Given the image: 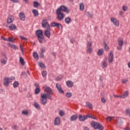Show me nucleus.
<instances>
[{"label":"nucleus","mask_w":130,"mask_h":130,"mask_svg":"<svg viewBox=\"0 0 130 130\" xmlns=\"http://www.w3.org/2000/svg\"><path fill=\"white\" fill-rule=\"evenodd\" d=\"M40 56L41 58H44V54L43 53H41Z\"/></svg>","instance_id":"6e6d98bb"},{"label":"nucleus","mask_w":130,"mask_h":130,"mask_svg":"<svg viewBox=\"0 0 130 130\" xmlns=\"http://www.w3.org/2000/svg\"><path fill=\"white\" fill-rule=\"evenodd\" d=\"M90 125L91 126H92V127H93V128H94V129L103 130L104 128V127H103V125H102V124H101L98 122H96L94 121H92L90 123Z\"/></svg>","instance_id":"f03ea898"},{"label":"nucleus","mask_w":130,"mask_h":130,"mask_svg":"<svg viewBox=\"0 0 130 130\" xmlns=\"http://www.w3.org/2000/svg\"><path fill=\"white\" fill-rule=\"evenodd\" d=\"M21 114L23 115H28V114H29V111H27V110H23L21 112Z\"/></svg>","instance_id":"a878e982"},{"label":"nucleus","mask_w":130,"mask_h":130,"mask_svg":"<svg viewBox=\"0 0 130 130\" xmlns=\"http://www.w3.org/2000/svg\"><path fill=\"white\" fill-rule=\"evenodd\" d=\"M60 10V12H64L67 14H69L70 13V10L66 7L65 6L62 5L59 8L57 9V11Z\"/></svg>","instance_id":"423d86ee"},{"label":"nucleus","mask_w":130,"mask_h":130,"mask_svg":"<svg viewBox=\"0 0 130 130\" xmlns=\"http://www.w3.org/2000/svg\"><path fill=\"white\" fill-rule=\"evenodd\" d=\"M41 104L46 105L47 103V95L46 93H41L40 98Z\"/></svg>","instance_id":"20e7f679"},{"label":"nucleus","mask_w":130,"mask_h":130,"mask_svg":"<svg viewBox=\"0 0 130 130\" xmlns=\"http://www.w3.org/2000/svg\"><path fill=\"white\" fill-rule=\"evenodd\" d=\"M13 87L14 88H17L18 87H19V82L18 81H15L14 83H13Z\"/></svg>","instance_id":"cd10ccee"},{"label":"nucleus","mask_w":130,"mask_h":130,"mask_svg":"<svg viewBox=\"0 0 130 130\" xmlns=\"http://www.w3.org/2000/svg\"><path fill=\"white\" fill-rule=\"evenodd\" d=\"M7 41H10V42H13V41H14V40H13V38H8L7 39Z\"/></svg>","instance_id":"3c124183"},{"label":"nucleus","mask_w":130,"mask_h":130,"mask_svg":"<svg viewBox=\"0 0 130 130\" xmlns=\"http://www.w3.org/2000/svg\"><path fill=\"white\" fill-rule=\"evenodd\" d=\"M72 93L71 92H67L66 93V97H67L68 98H71V97H72Z\"/></svg>","instance_id":"ea45409f"},{"label":"nucleus","mask_w":130,"mask_h":130,"mask_svg":"<svg viewBox=\"0 0 130 130\" xmlns=\"http://www.w3.org/2000/svg\"><path fill=\"white\" fill-rule=\"evenodd\" d=\"M87 52L88 53H91V52H92V49L91 47L88 48V49L87 50Z\"/></svg>","instance_id":"de8ad7c7"},{"label":"nucleus","mask_w":130,"mask_h":130,"mask_svg":"<svg viewBox=\"0 0 130 130\" xmlns=\"http://www.w3.org/2000/svg\"><path fill=\"white\" fill-rule=\"evenodd\" d=\"M1 63H3V64H6V63H7V61L3 59L2 60H1Z\"/></svg>","instance_id":"09e8293b"},{"label":"nucleus","mask_w":130,"mask_h":130,"mask_svg":"<svg viewBox=\"0 0 130 130\" xmlns=\"http://www.w3.org/2000/svg\"><path fill=\"white\" fill-rule=\"evenodd\" d=\"M40 68L43 69V70H45V69H46V67L45 66H40Z\"/></svg>","instance_id":"052dcab7"},{"label":"nucleus","mask_w":130,"mask_h":130,"mask_svg":"<svg viewBox=\"0 0 130 130\" xmlns=\"http://www.w3.org/2000/svg\"><path fill=\"white\" fill-rule=\"evenodd\" d=\"M22 76H24V77L26 78V77H27V73H26L25 72L23 73L22 74Z\"/></svg>","instance_id":"69168bd1"},{"label":"nucleus","mask_w":130,"mask_h":130,"mask_svg":"<svg viewBox=\"0 0 130 130\" xmlns=\"http://www.w3.org/2000/svg\"><path fill=\"white\" fill-rule=\"evenodd\" d=\"M103 66H106V61H104L103 62Z\"/></svg>","instance_id":"338daca9"},{"label":"nucleus","mask_w":130,"mask_h":130,"mask_svg":"<svg viewBox=\"0 0 130 130\" xmlns=\"http://www.w3.org/2000/svg\"><path fill=\"white\" fill-rule=\"evenodd\" d=\"M12 128H13V129L18 130V128H19V127L17 125L14 124V125H13V126H12Z\"/></svg>","instance_id":"58836bf2"},{"label":"nucleus","mask_w":130,"mask_h":130,"mask_svg":"<svg viewBox=\"0 0 130 130\" xmlns=\"http://www.w3.org/2000/svg\"><path fill=\"white\" fill-rule=\"evenodd\" d=\"M104 45L105 46L104 48L105 50L107 51L109 50V47H108V45L106 44V42H105L104 43Z\"/></svg>","instance_id":"473e14b6"},{"label":"nucleus","mask_w":130,"mask_h":130,"mask_svg":"<svg viewBox=\"0 0 130 130\" xmlns=\"http://www.w3.org/2000/svg\"><path fill=\"white\" fill-rule=\"evenodd\" d=\"M20 38L21 40H24L25 41H26V40H27V38H24L22 36H20Z\"/></svg>","instance_id":"864d4df0"},{"label":"nucleus","mask_w":130,"mask_h":130,"mask_svg":"<svg viewBox=\"0 0 130 130\" xmlns=\"http://www.w3.org/2000/svg\"><path fill=\"white\" fill-rule=\"evenodd\" d=\"M19 16L21 21H25V15L24 14V13L20 12L19 14Z\"/></svg>","instance_id":"a211bd4d"},{"label":"nucleus","mask_w":130,"mask_h":130,"mask_svg":"<svg viewBox=\"0 0 130 130\" xmlns=\"http://www.w3.org/2000/svg\"><path fill=\"white\" fill-rule=\"evenodd\" d=\"M36 35L40 43H43V42H45V39H44L43 31H42V30L38 29L36 30Z\"/></svg>","instance_id":"f257e3e1"},{"label":"nucleus","mask_w":130,"mask_h":130,"mask_svg":"<svg viewBox=\"0 0 130 130\" xmlns=\"http://www.w3.org/2000/svg\"><path fill=\"white\" fill-rule=\"evenodd\" d=\"M39 92H40V88H39V87H36L35 90V94L37 95V94H39Z\"/></svg>","instance_id":"c756f323"},{"label":"nucleus","mask_w":130,"mask_h":130,"mask_svg":"<svg viewBox=\"0 0 130 130\" xmlns=\"http://www.w3.org/2000/svg\"><path fill=\"white\" fill-rule=\"evenodd\" d=\"M34 106L37 109H40V106L37 103L35 102L34 103Z\"/></svg>","instance_id":"c9c22d12"},{"label":"nucleus","mask_w":130,"mask_h":130,"mask_svg":"<svg viewBox=\"0 0 130 130\" xmlns=\"http://www.w3.org/2000/svg\"><path fill=\"white\" fill-rule=\"evenodd\" d=\"M87 46L88 48L91 47V46H92V43L88 42H87Z\"/></svg>","instance_id":"603ef678"},{"label":"nucleus","mask_w":130,"mask_h":130,"mask_svg":"<svg viewBox=\"0 0 130 130\" xmlns=\"http://www.w3.org/2000/svg\"><path fill=\"white\" fill-rule=\"evenodd\" d=\"M44 90L45 92H46V93H48V94H49L50 95H52V94H53V93L52 92V90H51V88H50V87H49V86H44Z\"/></svg>","instance_id":"6e6552de"},{"label":"nucleus","mask_w":130,"mask_h":130,"mask_svg":"<svg viewBox=\"0 0 130 130\" xmlns=\"http://www.w3.org/2000/svg\"><path fill=\"white\" fill-rule=\"evenodd\" d=\"M56 86L59 92L60 93H61L62 94H63V90L61 89V87L60 86V85L59 84H56Z\"/></svg>","instance_id":"6ab92c4d"},{"label":"nucleus","mask_w":130,"mask_h":130,"mask_svg":"<svg viewBox=\"0 0 130 130\" xmlns=\"http://www.w3.org/2000/svg\"><path fill=\"white\" fill-rule=\"evenodd\" d=\"M118 44L119 46H122L123 45V39L119 38L118 39Z\"/></svg>","instance_id":"412c9836"},{"label":"nucleus","mask_w":130,"mask_h":130,"mask_svg":"<svg viewBox=\"0 0 130 130\" xmlns=\"http://www.w3.org/2000/svg\"><path fill=\"white\" fill-rule=\"evenodd\" d=\"M125 114L127 116L130 117V109H127L125 110Z\"/></svg>","instance_id":"bb28decb"},{"label":"nucleus","mask_w":130,"mask_h":130,"mask_svg":"<svg viewBox=\"0 0 130 130\" xmlns=\"http://www.w3.org/2000/svg\"><path fill=\"white\" fill-rule=\"evenodd\" d=\"M101 101L102 103H105V102H106V100L104 98H101Z\"/></svg>","instance_id":"5fc2aeb1"},{"label":"nucleus","mask_w":130,"mask_h":130,"mask_svg":"<svg viewBox=\"0 0 130 130\" xmlns=\"http://www.w3.org/2000/svg\"><path fill=\"white\" fill-rule=\"evenodd\" d=\"M9 30H10V31H13L17 29V26H16V25L12 24L9 26Z\"/></svg>","instance_id":"f3484780"},{"label":"nucleus","mask_w":130,"mask_h":130,"mask_svg":"<svg viewBox=\"0 0 130 130\" xmlns=\"http://www.w3.org/2000/svg\"><path fill=\"white\" fill-rule=\"evenodd\" d=\"M125 130H130V127H126L125 128Z\"/></svg>","instance_id":"774afa93"},{"label":"nucleus","mask_w":130,"mask_h":130,"mask_svg":"<svg viewBox=\"0 0 130 130\" xmlns=\"http://www.w3.org/2000/svg\"><path fill=\"white\" fill-rule=\"evenodd\" d=\"M46 94L47 95V98L48 99H49V100H52V97H51L49 94L48 93H46Z\"/></svg>","instance_id":"a18cd8bd"},{"label":"nucleus","mask_w":130,"mask_h":130,"mask_svg":"<svg viewBox=\"0 0 130 130\" xmlns=\"http://www.w3.org/2000/svg\"><path fill=\"white\" fill-rule=\"evenodd\" d=\"M113 96L115 98H120V95H117L114 94Z\"/></svg>","instance_id":"e2e57ef3"},{"label":"nucleus","mask_w":130,"mask_h":130,"mask_svg":"<svg viewBox=\"0 0 130 130\" xmlns=\"http://www.w3.org/2000/svg\"><path fill=\"white\" fill-rule=\"evenodd\" d=\"M64 114H65L64 111H61V110L59 111V115H60V116H63Z\"/></svg>","instance_id":"4c0bfd02"},{"label":"nucleus","mask_w":130,"mask_h":130,"mask_svg":"<svg viewBox=\"0 0 130 130\" xmlns=\"http://www.w3.org/2000/svg\"><path fill=\"white\" fill-rule=\"evenodd\" d=\"M20 48L21 51H22V52H24V50H23V47L21 45H20Z\"/></svg>","instance_id":"680f3d73"},{"label":"nucleus","mask_w":130,"mask_h":130,"mask_svg":"<svg viewBox=\"0 0 130 130\" xmlns=\"http://www.w3.org/2000/svg\"><path fill=\"white\" fill-rule=\"evenodd\" d=\"M11 2L14 3H19V0H10Z\"/></svg>","instance_id":"4d7b16f0"},{"label":"nucleus","mask_w":130,"mask_h":130,"mask_svg":"<svg viewBox=\"0 0 130 130\" xmlns=\"http://www.w3.org/2000/svg\"><path fill=\"white\" fill-rule=\"evenodd\" d=\"M35 87H36V88H39L38 87H39V84L36 83H35Z\"/></svg>","instance_id":"0e129e2a"},{"label":"nucleus","mask_w":130,"mask_h":130,"mask_svg":"<svg viewBox=\"0 0 130 130\" xmlns=\"http://www.w3.org/2000/svg\"><path fill=\"white\" fill-rule=\"evenodd\" d=\"M84 9H85V6L83 3L80 4V11H83Z\"/></svg>","instance_id":"72a5a7b5"},{"label":"nucleus","mask_w":130,"mask_h":130,"mask_svg":"<svg viewBox=\"0 0 130 130\" xmlns=\"http://www.w3.org/2000/svg\"><path fill=\"white\" fill-rule=\"evenodd\" d=\"M9 45L10 47H11V48H13V49H17V46H16L15 45L9 44Z\"/></svg>","instance_id":"f704fd0d"},{"label":"nucleus","mask_w":130,"mask_h":130,"mask_svg":"<svg viewBox=\"0 0 130 130\" xmlns=\"http://www.w3.org/2000/svg\"><path fill=\"white\" fill-rule=\"evenodd\" d=\"M50 31H51V29L50 28H47L46 30H45L44 35L46 37H47V38H50V36L51 35Z\"/></svg>","instance_id":"1a4fd4ad"},{"label":"nucleus","mask_w":130,"mask_h":130,"mask_svg":"<svg viewBox=\"0 0 130 130\" xmlns=\"http://www.w3.org/2000/svg\"><path fill=\"white\" fill-rule=\"evenodd\" d=\"M113 118H114V117L109 116L107 118V120H108V121H111Z\"/></svg>","instance_id":"a19ab883"},{"label":"nucleus","mask_w":130,"mask_h":130,"mask_svg":"<svg viewBox=\"0 0 130 130\" xmlns=\"http://www.w3.org/2000/svg\"><path fill=\"white\" fill-rule=\"evenodd\" d=\"M121 48H122V46H119L117 47L118 50H121Z\"/></svg>","instance_id":"bf43d9fd"},{"label":"nucleus","mask_w":130,"mask_h":130,"mask_svg":"<svg viewBox=\"0 0 130 130\" xmlns=\"http://www.w3.org/2000/svg\"><path fill=\"white\" fill-rule=\"evenodd\" d=\"M72 19L69 17H67L65 19V22L67 23V24H70V22H71Z\"/></svg>","instance_id":"2f4dec72"},{"label":"nucleus","mask_w":130,"mask_h":130,"mask_svg":"<svg viewBox=\"0 0 130 130\" xmlns=\"http://www.w3.org/2000/svg\"><path fill=\"white\" fill-rule=\"evenodd\" d=\"M121 82L123 84H125V83H127L128 80L127 79H122Z\"/></svg>","instance_id":"49530a36"},{"label":"nucleus","mask_w":130,"mask_h":130,"mask_svg":"<svg viewBox=\"0 0 130 130\" xmlns=\"http://www.w3.org/2000/svg\"><path fill=\"white\" fill-rule=\"evenodd\" d=\"M56 81H61V77L59 76L56 78Z\"/></svg>","instance_id":"13d9d810"},{"label":"nucleus","mask_w":130,"mask_h":130,"mask_svg":"<svg viewBox=\"0 0 130 130\" xmlns=\"http://www.w3.org/2000/svg\"><path fill=\"white\" fill-rule=\"evenodd\" d=\"M56 14L57 15V19L58 21H61L64 18V14L60 12V10H56Z\"/></svg>","instance_id":"39448f33"},{"label":"nucleus","mask_w":130,"mask_h":130,"mask_svg":"<svg viewBox=\"0 0 130 130\" xmlns=\"http://www.w3.org/2000/svg\"><path fill=\"white\" fill-rule=\"evenodd\" d=\"M66 85L69 88H72L74 86V82L72 81L68 80L66 82Z\"/></svg>","instance_id":"2eb2a0df"},{"label":"nucleus","mask_w":130,"mask_h":130,"mask_svg":"<svg viewBox=\"0 0 130 130\" xmlns=\"http://www.w3.org/2000/svg\"><path fill=\"white\" fill-rule=\"evenodd\" d=\"M128 96V91H125L124 92L120 95V98H122V99H124L125 98H126Z\"/></svg>","instance_id":"dca6fc26"},{"label":"nucleus","mask_w":130,"mask_h":130,"mask_svg":"<svg viewBox=\"0 0 130 130\" xmlns=\"http://www.w3.org/2000/svg\"><path fill=\"white\" fill-rule=\"evenodd\" d=\"M20 62L22 66L25 64V61H24V59H23V57H20Z\"/></svg>","instance_id":"c85d7f7f"},{"label":"nucleus","mask_w":130,"mask_h":130,"mask_svg":"<svg viewBox=\"0 0 130 130\" xmlns=\"http://www.w3.org/2000/svg\"><path fill=\"white\" fill-rule=\"evenodd\" d=\"M58 29H60V28H62V26H61V24L60 23H57V25L56 26Z\"/></svg>","instance_id":"c03bdc74"},{"label":"nucleus","mask_w":130,"mask_h":130,"mask_svg":"<svg viewBox=\"0 0 130 130\" xmlns=\"http://www.w3.org/2000/svg\"><path fill=\"white\" fill-rule=\"evenodd\" d=\"M54 124L55 125H59L60 124V118L58 117H56L54 121Z\"/></svg>","instance_id":"9b49d317"},{"label":"nucleus","mask_w":130,"mask_h":130,"mask_svg":"<svg viewBox=\"0 0 130 130\" xmlns=\"http://www.w3.org/2000/svg\"><path fill=\"white\" fill-rule=\"evenodd\" d=\"M86 107H88V108H90V109H93V106L92 105V104L90 102H86L85 104Z\"/></svg>","instance_id":"4be33fe9"},{"label":"nucleus","mask_w":130,"mask_h":130,"mask_svg":"<svg viewBox=\"0 0 130 130\" xmlns=\"http://www.w3.org/2000/svg\"><path fill=\"white\" fill-rule=\"evenodd\" d=\"M113 61V52L112 51H110V54H109L108 61L110 63H111Z\"/></svg>","instance_id":"9d476101"},{"label":"nucleus","mask_w":130,"mask_h":130,"mask_svg":"<svg viewBox=\"0 0 130 130\" xmlns=\"http://www.w3.org/2000/svg\"><path fill=\"white\" fill-rule=\"evenodd\" d=\"M104 52L103 49H99L97 52L98 55H102Z\"/></svg>","instance_id":"b1692460"},{"label":"nucleus","mask_w":130,"mask_h":130,"mask_svg":"<svg viewBox=\"0 0 130 130\" xmlns=\"http://www.w3.org/2000/svg\"><path fill=\"white\" fill-rule=\"evenodd\" d=\"M40 6V4H39V3L38 2H34V8H38V6Z\"/></svg>","instance_id":"7c9ffc66"},{"label":"nucleus","mask_w":130,"mask_h":130,"mask_svg":"<svg viewBox=\"0 0 130 130\" xmlns=\"http://www.w3.org/2000/svg\"><path fill=\"white\" fill-rule=\"evenodd\" d=\"M122 10L124 11V12H126V11H127V7L125 6H123Z\"/></svg>","instance_id":"8fccbe9b"},{"label":"nucleus","mask_w":130,"mask_h":130,"mask_svg":"<svg viewBox=\"0 0 130 130\" xmlns=\"http://www.w3.org/2000/svg\"><path fill=\"white\" fill-rule=\"evenodd\" d=\"M14 20H15L14 17L13 15H9L8 18L7 19V23L8 24H11L14 22Z\"/></svg>","instance_id":"f8f14e48"},{"label":"nucleus","mask_w":130,"mask_h":130,"mask_svg":"<svg viewBox=\"0 0 130 130\" xmlns=\"http://www.w3.org/2000/svg\"><path fill=\"white\" fill-rule=\"evenodd\" d=\"M78 119V116L77 115H73L70 117L71 121H75Z\"/></svg>","instance_id":"aec40b11"},{"label":"nucleus","mask_w":130,"mask_h":130,"mask_svg":"<svg viewBox=\"0 0 130 130\" xmlns=\"http://www.w3.org/2000/svg\"><path fill=\"white\" fill-rule=\"evenodd\" d=\"M87 118L90 117V118H92V119H96V118L94 117V116H92V115L88 114L86 115Z\"/></svg>","instance_id":"79ce46f5"},{"label":"nucleus","mask_w":130,"mask_h":130,"mask_svg":"<svg viewBox=\"0 0 130 130\" xmlns=\"http://www.w3.org/2000/svg\"><path fill=\"white\" fill-rule=\"evenodd\" d=\"M111 21L113 23L115 26H119V22H118V20H116V19L112 17L111 18Z\"/></svg>","instance_id":"ddd939ff"},{"label":"nucleus","mask_w":130,"mask_h":130,"mask_svg":"<svg viewBox=\"0 0 130 130\" xmlns=\"http://www.w3.org/2000/svg\"><path fill=\"white\" fill-rule=\"evenodd\" d=\"M42 27L43 28H46V29H49L50 28V25L47 22V20L45 19L42 20Z\"/></svg>","instance_id":"0eeeda50"},{"label":"nucleus","mask_w":130,"mask_h":130,"mask_svg":"<svg viewBox=\"0 0 130 130\" xmlns=\"http://www.w3.org/2000/svg\"><path fill=\"white\" fill-rule=\"evenodd\" d=\"M32 13L35 17H38V16H39V13H38V11H37L36 9L32 10Z\"/></svg>","instance_id":"393cba45"},{"label":"nucleus","mask_w":130,"mask_h":130,"mask_svg":"<svg viewBox=\"0 0 130 130\" xmlns=\"http://www.w3.org/2000/svg\"><path fill=\"white\" fill-rule=\"evenodd\" d=\"M42 75L43 77V78H45V77H46V76H47V72L46 71H43L42 72Z\"/></svg>","instance_id":"e433bc0d"},{"label":"nucleus","mask_w":130,"mask_h":130,"mask_svg":"<svg viewBox=\"0 0 130 130\" xmlns=\"http://www.w3.org/2000/svg\"><path fill=\"white\" fill-rule=\"evenodd\" d=\"M33 57L36 60H38V59H39V56L38 55V54H37L36 52H34L33 53Z\"/></svg>","instance_id":"5701e85b"},{"label":"nucleus","mask_w":130,"mask_h":130,"mask_svg":"<svg viewBox=\"0 0 130 130\" xmlns=\"http://www.w3.org/2000/svg\"><path fill=\"white\" fill-rule=\"evenodd\" d=\"M13 80H15L14 77L4 78L3 80L4 86L5 87H9V85H10V83H12Z\"/></svg>","instance_id":"7ed1b4c3"},{"label":"nucleus","mask_w":130,"mask_h":130,"mask_svg":"<svg viewBox=\"0 0 130 130\" xmlns=\"http://www.w3.org/2000/svg\"><path fill=\"white\" fill-rule=\"evenodd\" d=\"M78 118L80 121H84V120H86L87 118V116L79 115L78 116Z\"/></svg>","instance_id":"4468645a"},{"label":"nucleus","mask_w":130,"mask_h":130,"mask_svg":"<svg viewBox=\"0 0 130 130\" xmlns=\"http://www.w3.org/2000/svg\"><path fill=\"white\" fill-rule=\"evenodd\" d=\"M57 25V23L53 22L51 23V27H56V25Z\"/></svg>","instance_id":"37998d69"}]
</instances>
